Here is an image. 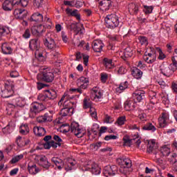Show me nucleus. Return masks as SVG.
<instances>
[{"label": "nucleus", "instance_id": "nucleus-8", "mask_svg": "<svg viewBox=\"0 0 177 177\" xmlns=\"http://www.w3.org/2000/svg\"><path fill=\"white\" fill-rule=\"evenodd\" d=\"M118 172V168L115 165H108L106 166L104 169L103 174L104 176L109 177V176H114L115 174Z\"/></svg>", "mask_w": 177, "mask_h": 177}, {"label": "nucleus", "instance_id": "nucleus-17", "mask_svg": "<svg viewBox=\"0 0 177 177\" xmlns=\"http://www.w3.org/2000/svg\"><path fill=\"white\" fill-rule=\"evenodd\" d=\"M99 6L102 12H107L111 8V0H102Z\"/></svg>", "mask_w": 177, "mask_h": 177}, {"label": "nucleus", "instance_id": "nucleus-48", "mask_svg": "<svg viewBox=\"0 0 177 177\" xmlns=\"http://www.w3.org/2000/svg\"><path fill=\"white\" fill-rule=\"evenodd\" d=\"M72 3L75 8L80 9L84 5V0H73Z\"/></svg>", "mask_w": 177, "mask_h": 177}, {"label": "nucleus", "instance_id": "nucleus-38", "mask_svg": "<svg viewBox=\"0 0 177 177\" xmlns=\"http://www.w3.org/2000/svg\"><path fill=\"white\" fill-rule=\"evenodd\" d=\"M30 132L28 124H22L19 127V133L21 135H27Z\"/></svg>", "mask_w": 177, "mask_h": 177}, {"label": "nucleus", "instance_id": "nucleus-64", "mask_svg": "<svg viewBox=\"0 0 177 177\" xmlns=\"http://www.w3.org/2000/svg\"><path fill=\"white\" fill-rule=\"evenodd\" d=\"M171 89L174 93H177V84L175 82L171 83Z\"/></svg>", "mask_w": 177, "mask_h": 177}, {"label": "nucleus", "instance_id": "nucleus-34", "mask_svg": "<svg viewBox=\"0 0 177 177\" xmlns=\"http://www.w3.org/2000/svg\"><path fill=\"white\" fill-rule=\"evenodd\" d=\"M33 132L36 136H44L45 135V129L41 127H36L33 128Z\"/></svg>", "mask_w": 177, "mask_h": 177}, {"label": "nucleus", "instance_id": "nucleus-30", "mask_svg": "<svg viewBox=\"0 0 177 177\" xmlns=\"http://www.w3.org/2000/svg\"><path fill=\"white\" fill-rule=\"evenodd\" d=\"M103 64L106 70H111V68H114V66H113V59H111L104 58L103 59Z\"/></svg>", "mask_w": 177, "mask_h": 177}, {"label": "nucleus", "instance_id": "nucleus-1", "mask_svg": "<svg viewBox=\"0 0 177 177\" xmlns=\"http://www.w3.org/2000/svg\"><path fill=\"white\" fill-rule=\"evenodd\" d=\"M59 128L61 132H63L64 133H67V132H70L71 131L72 133H74V135L78 138H82V136H84V133H82V130L80 129V124L77 122L71 123V127L67 124H62Z\"/></svg>", "mask_w": 177, "mask_h": 177}, {"label": "nucleus", "instance_id": "nucleus-15", "mask_svg": "<svg viewBox=\"0 0 177 177\" xmlns=\"http://www.w3.org/2000/svg\"><path fill=\"white\" fill-rule=\"evenodd\" d=\"M45 70V82H53V80H55L53 69L51 68H46Z\"/></svg>", "mask_w": 177, "mask_h": 177}, {"label": "nucleus", "instance_id": "nucleus-56", "mask_svg": "<svg viewBox=\"0 0 177 177\" xmlns=\"http://www.w3.org/2000/svg\"><path fill=\"white\" fill-rule=\"evenodd\" d=\"M156 49L159 53L158 59H160V60H163V59H165V54L162 53V50H161V48H157Z\"/></svg>", "mask_w": 177, "mask_h": 177}, {"label": "nucleus", "instance_id": "nucleus-36", "mask_svg": "<svg viewBox=\"0 0 177 177\" xmlns=\"http://www.w3.org/2000/svg\"><path fill=\"white\" fill-rule=\"evenodd\" d=\"M124 109L127 111H131L135 109V102L132 100H127L124 102Z\"/></svg>", "mask_w": 177, "mask_h": 177}, {"label": "nucleus", "instance_id": "nucleus-29", "mask_svg": "<svg viewBox=\"0 0 177 177\" xmlns=\"http://www.w3.org/2000/svg\"><path fill=\"white\" fill-rule=\"evenodd\" d=\"M66 15H71V16H73L76 17L77 20H80L81 19V15L78 13V10H73L71 8H66Z\"/></svg>", "mask_w": 177, "mask_h": 177}, {"label": "nucleus", "instance_id": "nucleus-23", "mask_svg": "<svg viewBox=\"0 0 177 177\" xmlns=\"http://www.w3.org/2000/svg\"><path fill=\"white\" fill-rule=\"evenodd\" d=\"M129 12L130 15H138L139 12V6L136 3H131L129 5Z\"/></svg>", "mask_w": 177, "mask_h": 177}, {"label": "nucleus", "instance_id": "nucleus-59", "mask_svg": "<svg viewBox=\"0 0 177 177\" xmlns=\"http://www.w3.org/2000/svg\"><path fill=\"white\" fill-rule=\"evenodd\" d=\"M117 136H114V135H109V136H106L104 137V140H115V139H117Z\"/></svg>", "mask_w": 177, "mask_h": 177}, {"label": "nucleus", "instance_id": "nucleus-2", "mask_svg": "<svg viewBox=\"0 0 177 177\" xmlns=\"http://www.w3.org/2000/svg\"><path fill=\"white\" fill-rule=\"evenodd\" d=\"M106 26L108 28H115L120 26V17L117 14H111L105 17Z\"/></svg>", "mask_w": 177, "mask_h": 177}, {"label": "nucleus", "instance_id": "nucleus-63", "mask_svg": "<svg viewBox=\"0 0 177 177\" xmlns=\"http://www.w3.org/2000/svg\"><path fill=\"white\" fill-rule=\"evenodd\" d=\"M84 26L82 25H80V26H79V28L76 30V34L82 35L84 34Z\"/></svg>", "mask_w": 177, "mask_h": 177}, {"label": "nucleus", "instance_id": "nucleus-18", "mask_svg": "<svg viewBox=\"0 0 177 177\" xmlns=\"http://www.w3.org/2000/svg\"><path fill=\"white\" fill-rule=\"evenodd\" d=\"M53 140H51V147H53V149H57V146L59 147H60V146H62V143H63V140H62V138H60V137L59 136L55 135L53 137Z\"/></svg>", "mask_w": 177, "mask_h": 177}, {"label": "nucleus", "instance_id": "nucleus-43", "mask_svg": "<svg viewBox=\"0 0 177 177\" xmlns=\"http://www.w3.org/2000/svg\"><path fill=\"white\" fill-rule=\"evenodd\" d=\"M52 139V136L48 135L45 136V149L49 150L52 147V141H49Z\"/></svg>", "mask_w": 177, "mask_h": 177}, {"label": "nucleus", "instance_id": "nucleus-31", "mask_svg": "<svg viewBox=\"0 0 177 177\" xmlns=\"http://www.w3.org/2000/svg\"><path fill=\"white\" fill-rule=\"evenodd\" d=\"M142 131H151V132H154L157 129L152 123L147 122L142 126Z\"/></svg>", "mask_w": 177, "mask_h": 177}, {"label": "nucleus", "instance_id": "nucleus-26", "mask_svg": "<svg viewBox=\"0 0 177 177\" xmlns=\"http://www.w3.org/2000/svg\"><path fill=\"white\" fill-rule=\"evenodd\" d=\"M28 171L30 175H37L39 172V169L37 167V165L29 164L28 165Z\"/></svg>", "mask_w": 177, "mask_h": 177}, {"label": "nucleus", "instance_id": "nucleus-37", "mask_svg": "<svg viewBox=\"0 0 177 177\" xmlns=\"http://www.w3.org/2000/svg\"><path fill=\"white\" fill-rule=\"evenodd\" d=\"M128 86H129V84H128V82L127 81L124 82L120 83L119 86L116 88L117 93H122V92H124L125 89H127Z\"/></svg>", "mask_w": 177, "mask_h": 177}, {"label": "nucleus", "instance_id": "nucleus-50", "mask_svg": "<svg viewBox=\"0 0 177 177\" xmlns=\"http://www.w3.org/2000/svg\"><path fill=\"white\" fill-rule=\"evenodd\" d=\"M44 5V0H33V6L35 8H42Z\"/></svg>", "mask_w": 177, "mask_h": 177}, {"label": "nucleus", "instance_id": "nucleus-57", "mask_svg": "<svg viewBox=\"0 0 177 177\" xmlns=\"http://www.w3.org/2000/svg\"><path fill=\"white\" fill-rule=\"evenodd\" d=\"M61 36L62 38V41L64 42V44H67V42H68V37H67V35H66V32H64V31L62 32Z\"/></svg>", "mask_w": 177, "mask_h": 177}, {"label": "nucleus", "instance_id": "nucleus-24", "mask_svg": "<svg viewBox=\"0 0 177 177\" xmlns=\"http://www.w3.org/2000/svg\"><path fill=\"white\" fill-rule=\"evenodd\" d=\"M1 50L4 55H12L13 50L7 43H3L1 44Z\"/></svg>", "mask_w": 177, "mask_h": 177}, {"label": "nucleus", "instance_id": "nucleus-39", "mask_svg": "<svg viewBox=\"0 0 177 177\" xmlns=\"http://www.w3.org/2000/svg\"><path fill=\"white\" fill-rule=\"evenodd\" d=\"M45 45L48 48V49H53L55 46H56V44H55V40L52 38H48L45 40Z\"/></svg>", "mask_w": 177, "mask_h": 177}, {"label": "nucleus", "instance_id": "nucleus-53", "mask_svg": "<svg viewBox=\"0 0 177 177\" xmlns=\"http://www.w3.org/2000/svg\"><path fill=\"white\" fill-rule=\"evenodd\" d=\"M153 9V6H144L143 12H145V15H149V13H152Z\"/></svg>", "mask_w": 177, "mask_h": 177}, {"label": "nucleus", "instance_id": "nucleus-14", "mask_svg": "<svg viewBox=\"0 0 177 177\" xmlns=\"http://www.w3.org/2000/svg\"><path fill=\"white\" fill-rule=\"evenodd\" d=\"M104 46V44L101 40H94L92 43V48L94 52H97L100 53L102 50H103V47Z\"/></svg>", "mask_w": 177, "mask_h": 177}, {"label": "nucleus", "instance_id": "nucleus-28", "mask_svg": "<svg viewBox=\"0 0 177 177\" xmlns=\"http://www.w3.org/2000/svg\"><path fill=\"white\" fill-rule=\"evenodd\" d=\"M51 161L54 162L58 169H62L64 167V162L59 158L54 157L51 159Z\"/></svg>", "mask_w": 177, "mask_h": 177}, {"label": "nucleus", "instance_id": "nucleus-4", "mask_svg": "<svg viewBox=\"0 0 177 177\" xmlns=\"http://www.w3.org/2000/svg\"><path fill=\"white\" fill-rule=\"evenodd\" d=\"M66 97L67 100L64 101V104H63V100H64V98ZM70 97L66 94L64 93L59 102H58V104H63L64 107L66 109H69L72 111H74V109H75L77 106V102H71L70 101Z\"/></svg>", "mask_w": 177, "mask_h": 177}, {"label": "nucleus", "instance_id": "nucleus-7", "mask_svg": "<svg viewBox=\"0 0 177 177\" xmlns=\"http://www.w3.org/2000/svg\"><path fill=\"white\" fill-rule=\"evenodd\" d=\"M13 95V83H6L5 88L1 91V97L6 99Z\"/></svg>", "mask_w": 177, "mask_h": 177}, {"label": "nucleus", "instance_id": "nucleus-46", "mask_svg": "<svg viewBox=\"0 0 177 177\" xmlns=\"http://www.w3.org/2000/svg\"><path fill=\"white\" fill-rule=\"evenodd\" d=\"M157 93H156L154 91H151L149 93V97H150V103L151 104H156L157 103V99L156 97Z\"/></svg>", "mask_w": 177, "mask_h": 177}, {"label": "nucleus", "instance_id": "nucleus-49", "mask_svg": "<svg viewBox=\"0 0 177 177\" xmlns=\"http://www.w3.org/2000/svg\"><path fill=\"white\" fill-rule=\"evenodd\" d=\"M128 57H132V51H129L128 48H126L124 52V55L122 56V59L127 60Z\"/></svg>", "mask_w": 177, "mask_h": 177}, {"label": "nucleus", "instance_id": "nucleus-41", "mask_svg": "<svg viewBox=\"0 0 177 177\" xmlns=\"http://www.w3.org/2000/svg\"><path fill=\"white\" fill-rule=\"evenodd\" d=\"M10 32L8 27L0 26V37H6Z\"/></svg>", "mask_w": 177, "mask_h": 177}, {"label": "nucleus", "instance_id": "nucleus-51", "mask_svg": "<svg viewBox=\"0 0 177 177\" xmlns=\"http://www.w3.org/2000/svg\"><path fill=\"white\" fill-rule=\"evenodd\" d=\"M31 37V31L30 29L27 28L25 30L22 35V37L24 38V39H28Z\"/></svg>", "mask_w": 177, "mask_h": 177}, {"label": "nucleus", "instance_id": "nucleus-12", "mask_svg": "<svg viewBox=\"0 0 177 177\" xmlns=\"http://www.w3.org/2000/svg\"><path fill=\"white\" fill-rule=\"evenodd\" d=\"M145 91L137 90L133 93V99L136 103L140 102L145 99Z\"/></svg>", "mask_w": 177, "mask_h": 177}, {"label": "nucleus", "instance_id": "nucleus-32", "mask_svg": "<svg viewBox=\"0 0 177 177\" xmlns=\"http://www.w3.org/2000/svg\"><path fill=\"white\" fill-rule=\"evenodd\" d=\"M156 149H157V144H156V141L153 140L149 141L147 149L148 153H153Z\"/></svg>", "mask_w": 177, "mask_h": 177}, {"label": "nucleus", "instance_id": "nucleus-61", "mask_svg": "<svg viewBox=\"0 0 177 177\" xmlns=\"http://www.w3.org/2000/svg\"><path fill=\"white\" fill-rule=\"evenodd\" d=\"M138 118L140 120V121H147V115L146 113H140L138 115Z\"/></svg>", "mask_w": 177, "mask_h": 177}, {"label": "nucleus", "instance_id": "nucleus-35", "mask_svg": "<svg viewBox=\"0 0 177 177\" xmlns=\"http://www.w3.org/2000/svg\"><path fill=\"white\" fill-rule=\"evenodd\" d=\"M160 152L161 157H167L171 153V149L167 145H165L160 148Z\"/></svg>", "mask_w": 177, "mask_h": 177}, {"label": "nucleus", "instance_id": "nucleus-21", "mask_svg": "<svg viewBox=\"0 0 177 177\" xmlns=\"http://www.w3.org/2000/svg\"><path fill=\"white\" fill-rule=\"evenodd\" d=\"M15 127L16 124L15 122H10L6 127L3 128L2 131L3 133H10L13 131V129H15Z\"/></svg>", "mask_w": 177, "mask_h": 177}, {"label": "nucleus", "instance_id": "nucleus-9", "mask_svg": "<svg viewBox=\"0 0 177 177\" xmlns=\"http://www.w3.org/2000/svg\"><path fill=\"white\" fill-rule=\"evenodd\" d=\"M123 142L124 146H127L128 147H131L132 143H136L137 145V147H139L140 146V143H142L139 138L130 139L128 136H125L123 138Z\"/></svg>", "mask_w": 177, "mask_h": 177}, {"label": "nucleus", "instance_id": "nucleus-55", "mask_svg": "<svg viewBox=\"0 0 177 177\" xmlns=\"http://www.w3.org/2000/svg\"><path fill=\"white\" fill-rule=\"evenodd\" d=\"M138 39H139L140 44H141V45H147L148 44L147 37H146L145 36H140L138 37Z\"/></svg>", "mask_w": 177, "mask_h": 177}, {"label": "nucleus", "instance_id": "nucleus-45", "mask_svg": "<svg viewBox=\"0 0 177 177\" xmlns=\"http://www.w3.org/2000/svg\"><path fill=\"white\" fill-rule=\"evenodd\" d=\"M24 158V153H21L19 155H17L12 157L10 160L11 164H16V162H19V161L23 160Z\"/></svg>", "mask_w": 177, "mask_h": 177}, {"label": "nucleus", "instance_id": "nucleus-10", "mask_svg": "<svg viewBox=\"0 0 177 177\" xmlns=\"http://www.w3.org/2000/svg\"><path fill=\"white\" fill-rule=\"evenodd\" d=\"M44 30L45 25L44 24H40L39 26H33L31 28L32 34L35 37H42V34H44Z\"/></svg>", "mask_w": 177, "mask_h": 177}, {"label": "nucleus", "instance_id": "nucleus-47", "mask_svg": "<svg viewBox=\"0 0 177 177\" xmlns=\"http://www.w3.org/2000/svg\"><path fill=\"white\" fill-rule=\"evenodd\" d=\"M147 55L149 57L150 64H153L157 59V54H154V53H149V52L147 51Z\"/></svg>", "mask_w": 177, "mask_h": 177}, {"label": "nucleus", "instance_id": "nucleus-6", "mask_svg": "<svg viewBox=\"0 0 177 177\" xmlns=\"http://www.w3.org/2000/svg\"><path fill=\"white\" fill-rule=\"evenodd\" d=\"M158 122L160 128H165L167 125L172 122V120L169 119V114L163 112L162 113L161 116L158 118Z\"/></svg>", "mask_w": 177, "mask_h": 177}, {"label": "nucleus", "instance_id": "nucleus-11", "mask_svg": "<svg viewBox=\"0 0 177 177\" xmlns=\"http://www.w3.org/2000/svg\"><path fill=\"white\" fill-rule=\"evenodd\" d=\"M13 15L15 19L23 20V19L27 16V11L23 8H15Z\"/></svg>", "mask_w": 177, "mask_h": 177}, {"label": "nucleus", "instance_id": "nucleus-5", "mask_svg": "<svg viewBox=\"0 0 177 177\" xmlns=\"http://www.w3.org/2000/svg\"><path fill=\"white\" fill-rule=\"evenodd\" d=\"M44 109V104L42 103L32 104L30 106L29 117H30V118H35V115H37L39 113H41Z\"/></svg>", "mask_w": 177, "mask_h": 177}, {"label": "nucleus", "instance_id": "nucleus-13", "mask_svg": "<svg viewBox=\"0 0 177 177\" xmlns=\"http://www.w3.org/2000/svg\"><path fill=\"white\" fill-rule=\"evenodd\" d=\"M87 169H88L93 175H99L101 172L100 167H99V165L96 162H92L91 165H88Z\"/></svg>", "mask_w": 177, "mask_h": 177}, {"label": "nucleus", "instance_id": "nucleus-62", "mask_svg": "<svg viewBox=\"0 0 177 177\" xmlns=\"http://www.w3.org/2000/svg\"><path fill=\"white\" fill-rule=\"evenodd\" d=\"M46 28H50V27H52V21H50V18H48L46 17Z\"/></svg>", "mask_w": 177, "mask_h": 177}, {"label": "nucleus", "instance_id": "nucleus-3", "mask_svg": "<svg viewBox=\"0 0 177 177\" xmlns=\"http://www.w3.org/2000/svg\"><path fill=\"white\" fill-rule=\"evenodd\" d=\"M160 70L161 74L165 75V77H171L176 71V66L175 65H165V64H162L160 66Z\"/></svg>", "mask_w": 177, "mask_h": 177}, {"label": "nucleus", "instance_id": "nucleus-54", "mask_svg": "<svg viewBox=\"0 0 177 177\" xmlns=\"http://www.w3.org/2000/svg\"><path fill=\"white\" fill-rule=\"evenodd\" d=\"M100 77L101 82L103 84H105V82H106L107 80L109 79V75L107 73H102L100 74Z\"/></svg>", "mask_w": 177, "mask_h": 177}, {"label": "nucleus", "instance_id": "nucleus-16", "mask_svg": "<svg viewBox=\"0 0 177 177\" xmlns=\"http://www.w3.org/2000/svg\"><path fill=\"white\" fill-rule=\"evenodd\" d=\"M16 143L20 149H23V147H26L28 145H30V140L22 138L21 136L17 137Z\"/></svg>", "mask_w": 177, "mask_h": 177}, {"label": "nucleus", "instance_id": "nucleus-27", "mask_svg": "<svg viewBox=\"0 0 177 177\" xmlns=\"http://www.w3.org/2000/svg\"><path fill=\"white\" fill-rule=\"evenodd\" d=\"M39 47V41L37 39H30L29 41V48L31 50H36Z\"/></svg>", "mask_w": 177, "mask_h": 177}, {"label": "nucleus", "instance_id": "nucleus-20", "mask_svg": "<svg viewBox=\"0 0 177 177\" xmlns=\"http://www.w3.org/2000/svg\"><path fill=\"white\" fill-rule=\"evenodd\" d=\"M56 97V91L54 90H45V99H48L53 102V99Z\"/></svg>", "mask_w": 177, "mask_h": 177}, {"label": "nucleus", "instance_id": "nucleus-52", "mask_svg": "<svg viewBox=\"0 0 177 177\" xmlns=\"http://www.w3.org/2000/svg\"><path fill=\"white\" fill-rule=\"evenodd\" d=\"M125 121H127V118L125 116H120L118 118L116 122L118 123V125H124Z\"/></svg>", "mask_w": 177, "mask_h": 177}, {"label": "nucleus", "instance_id": "nucleus-58", "mask_svg": "<svg viewBox=\"0 0 177 177\" xmlns=\"http://www.w3.org/2000/svg\"><path fill=\"white\" fill-rule=\"evenodd\" d=\"M113 121H114V120H113L110 115H105L104 122H106V124H111Z\"/></svg>", "mask_w": 177, "mask_h": 177}, {"label": "nucleus", "instance_id": "nucleus-44", "mask_svg": "<svg viewBox=\"0 0 177 177\" xmlns=\"http://www.w3.org/2000/svg\"><path fill=\"white\" fill-rule=\"evenodd\" d=\"M83 109H90V111H92V110H95V108L91 107V100H88L86 98H84L83 101Z\"/></svg>", "mask_w": 177, "mask_h": 177}, {"label": "nucleus", "instance_id": "nucleus-22", "mask_svg": "<svg viewBox=\"0 0 177 177\" xmlns=\"http://www.w3.org/2000/svg\"><path fill=\"white\" fill-rule=\"evenodd\" d=\"M13 8H15L11 0H5L3 3V9L6 12H10Z\"/></svg>", "mask_w": 177, "mask_h": 177}, {"label": "nucleus", "instance_id": "nucleus-42", "mask_svg": "<svg viewBox=\"0 0 177 177\" xmlns=\"http://www.w3.org/2000/svg\"><path fill=\"white\" fill-rule=\"evenodd\" d=\"M53 120V111L47 110L45 113V121L51 122Z\"/></svg>", "mask_w": 177, "mask_h": 177}, {"label": "nucleus", "instance_id": "nucleus-25", "mask_svg": "<svg viewBox=\"0 0 177 177\" xmlns=\"http://www.w3.org/2000/svg\"><path fill=\"white\" fill-rule=\"evenodd\" d=\"M131 75L136 80H140L143 75V72L138 68H133L131 71Z\"/></svg>", "mask_w": 177, "mask_h": 177}, {"label": "nucleus", "instance_id": "nucleus-19", "mask_svg": "<svg viewBox=\"0 0 177 177\" xmlns=\"http://www.w3.org/2000/svg\"><path fill=\"white\" fill-rule=\"evenodd\" d=\"M31 21H35L36 23H42L44 20V15L39 12H34L30 17Z\"/></svg>", "mask_w": 177, "mask_h": 177}, {"label": "nucleus", "instance_id": "nucleus-33", "mask_svg": "<svg viewBox=\"0 0 177 177\" xmlns=\"http://www.w3.org/2000/svg\"><path fill=\"white\" fill-rule=\"evenodd\" d=\"M73 113H74V111H72L70 108L64 107L61 109L59 114L62 117H67V115H73Z\"/></svg>", "mask_w": 177, "mask_h": 177}, {"label": "nucleus", "instance_id": "nucleus-60", "mask_svg": "<svg viewBox=\"0 0 177 177\" xmlns=\"http://www.w3.org/2000/svg\"><path fill=\"white\" fill-rule=\"evenodd\" d=\"M127 73V69L124 68V66H120L118 70V74L120 75H122V74H125Z\"/></svg>", "mask_w": 177, "mask_h": 177}, {"label": "nucleus", "instance_id": "nucleus-40", "mask_svg": "<svg viewBox=\"0 0 177 177\" xmlns=\"http://www.w3.org/2000/svg\"><path fill=\"white\" fill-rule=\"evenodd\" d=\"M14 103L15 106H17L18 107H24L26 105V100H24L23 97H19L14 100Z\"/></svg>", "mask_w": 177, "mask_h": 177}]
</instances>
